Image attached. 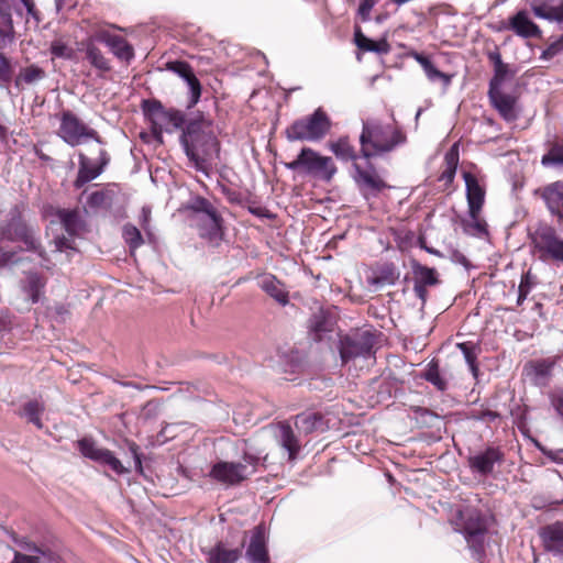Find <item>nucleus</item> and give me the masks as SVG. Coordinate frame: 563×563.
I'll return each mask as SVG.
<instances>
[{"instance_id": "1", "label": "nucleus", "mask_w": 563, "mask_h": 563, "mask_svg": "<svg viewBox=\"0 0 563 563\" xmlns=\"http://www.w3.org/2000/svg\"><path fill=\"white\" fill-rule=\"evenodd\" d=\"M180 144L190 165L206 176L212 162L219 157L220 141L211 120L200 115L189 120L180 135Z\"/></svg>"}, {"instance_id": "2", "label": "nucleus", "mask_w": 563, "mask_h": 563, "mask_svg": "<svg viewBox=\"0 0 563 563\" xmlns=\"http://www.w3.org/2000/svg\"><path fill=\"white\" fill-rule=\"evenodd\" d=\"M407 142V135L397 124L376 119L364 120L360 135L361 155L364 158L382 156Z\"/></svg>"}, {"instance_id": "3", "label": "nucleus", "mask_w": 563, "mask_h": 563, "mask_svg": "<svg viewBox=\"0 0 563 563\" xmlns=\"http://www.w3.org/2000/svg\"><path fill=\"white\" fill-rule=\"evenodd\" d=\"M185 209L188 211L190 224L197 229L201 239L212 245H219L223 239V219L214 205L201 197H192Z\"/></svg>"}, {"instance_id": "4", "label": "nucleus", "mask_w": 563, "mask_h": 563, "mask_svg": "<svg viewBox=\"0 0 563 563\" xmlns=\"http://www.w3.org/2000/svg\"><path fill=\"white\" fill-rule=\"evenodd\" d=\"M331 126L330 117L318 108L311 114L295 120L286 129L285 134L290 142H319L330 132Z\"/></svg>"}, {"instance_id": "5", "label": "nucleus", "mask_w": 563, "mask_h": 563, "mask_svg": "<svg viewBox=\"0 0 563 563\" xmlns=\"http://www.w3.org/2000/svg\"><path fill=\"white\" fill-rule=\"evenodd\" d=\"M285 166L289 170H300L327 183L331 181L338 172L330 156H322L310 147H303L296 159L286 163Z\"/></svg>"}, {"instance_id": "6", "label": "nucleus", "mask_w": 563, "mask_h": 563, "mask_svg": "<svg viewBox=\"0 0 563 563\" xmlns=\"http://www.w3.org/2000/svg\"><path fill=\"white\" fill-rule=\"evenodd\" d=\"M461 519L462 525L459 531L464 536L473 555L479 560L485 553L487 521L476 509H467L461 512Z\"/></svg>"}, {"instance_id": "7", "label": "nucleus", "mask_w": 563, "mask_h": 563, "mask_svg": "<svg viewBox=\"0 0 563 563\" xmlns=\"http://www.w3.org/2000/svg\"><path fill=\"white\" fill-rule=\"evenodd\" d=\"M58 136L71 147L84 144L89 140H92L100 145L106 144L104 140L95 129L85 124L71 111H64L62 113Z\"/></svg>"}, {"instance_id": "8", "label": "nucleus", "mask_w": 563, "mask_h": 563, "mask_svg": "<svg viewBox=\"0 0 563 563\" xmlns=\"http://www.w3.org/2000/svg\"><path fill=\"white\" fill-rule=\"evenodd\" d=\"M531 242L540 260L563 263V238L551 224L539 223L531 234Z\"/></svg>"}, {"instance_id": "9", "label": "nucleus", "mask_w": 563, "mask_h": 563, "mask_svg": "<svg viewBox=\"0 0 563 563\" xmlns=\"http://www.w3.org/2000/svg\"><path fill=\"white\" fill-rule=\"evenodd\" d=\"M142 110L151 122L152 132L157 139L162 137L164 131H169L170 126L178 129L185 123L180 111L166 110L162 102L155 99L143 100Z\"/></svg>"}, {"instance_id": "10", "label": "nucleus", "mask_w": 563, "mask_h": 563, "mask_svg": "<svg viewBox=\"0 0 563 563\" xmlns=\"http://www.w3.org/2000/svg\"><path fill=\"white\" fill-rule=\"evenodd\" d=\"M375 335L369 331H355L340 335L339 353L343 364L357 357L367 358L374 354Z\"/></svg>"}, {"instance_id": "11", "label": "nucleus", "mask_w": 563, "mask_h": 563, "mask_svg": "<svg viewBox=\"0 0 563 563\" xmlns=\"http://www.w3.org/2000/svg\"><path fill=\"white\" fill-rule=\"evenodd\" d=\"M2 241H22L29 251L36 252L45 260V252L35 238L34 230L18 213L12 214L10 220L0 228V242Z\"/></svg>"}, {"instance_id": "12", "label": "nucleus", "mask_w": 563, "mask_h": 563, "mask_svg": "<svg viewBox=\"0 0 563 563\" xmlns=\"http://www.w3.org/2000/svg\"><path fill=\"white\" fill-rule=\"evenodd\" d=\"M251 475L247 465L236 462L219 461L214 463L209 477L225 486H235L245 481Z\"/></svg>"}, {"instance_id": "13", "label": "nucleus", "mask_w": 563, "mask_h": 563, "mask_svg": "<svg viewBox=\"0 0 563 563\" xmlns=\"http://www.w3.org/2000/svg\"><path fill=\"white\" fill-rule=\"evenodd\" d=\"M78 163L79 168L74 186L80 189L87 183L98 178L103 173L110 163V155L104 148H100L97 163L92 164V161L87 155L79 153Z\"/></svg>"}, {"instance_id": "14", "label": "nucleus", "mask_w": 563, "mask_h": 563, "mask_svg": "<svg viewBox=\"0 0 563 563\" xmlns=\"http://www.w3.org/2000/svg\"><path fill=\"white\" fill-rule=\"evenodd\" d=\"M533 195L544 202L549 213L556 218L559 223H563V180L541 186L533 191Z\"/></svg>"}, {"instance_id": "15", "label": "nucleus", "mask_w": 563, "mask_h": 563, "mask_svg": "<svg viewBox=\"0 0 563 563\" xmlns=\"http://www.w3.org/2000/svg\"><path fill=\"white\" fill-rule=\"evenodd\" d=\"M504 461V453L498 446H488L484 451L478 452L468 457V466L471 471L481 476H487L493 473L496 464Z\"/></svg>"}, {"instance_id": "16", "label": "nucleus", "mask_w": 563, "mask_h": 563, "mask_svg": "<svg viewBox=\"0 0 563 563\" xmlns=\"http://www.w3.org/2000/svg\"><path fill=\"white\" fill-rule=\"evenodd\" d=\"M539 537L545 552L563 558V521H555L542 527Z\"/></svg>"}, {"instance_id": "17", "label": "nucleus", "mask_w": 563, "mask_h": 563, "mask_svg": "<svg viewBox=\"0 0 563 563\" xmlns=\"http://www.w3.org/2000/svg\"><path fill=\"white\" fill-rule=\"evenodd\" d=\"M245 556L250 563H269L267 537L263 526H256L252 530Z\"/></svg>"}, {"instance_id": "18", "label": "nucleus", "mask_w": 563, "mask_h": 563, "mask_svg": "<svg viewBox=\"0 0 563 563\" xmlns=\"http://www.w3.org/2000/svg\"><path fill=\"white\" fill-rule=\"evenodd\" d=\"M504 29L512 31L522 38H538L542 34L540 27L529 18L525 10L518 11L515 15L510 16L508 24Z\"/></svg>"}, {"instance_id": "19", "label": "nucleus", "mask_w": 563, "mask_h": 563, "mask_svg": "<svg viewBox=\"0 0 563 563\" xmlns=\"http://www.w3.org/2000/svg\"><path fill=\"white\" fill-rule=\"evenodd\" d=\"M167 67L169 70L177 74L186 81L190 95L188 107H194L200 99L201 85L196 75L194 74L191 67L186 62L168 63Z\"/></svg>"}, {"instance_id": "20", "label": "nucleus", "mask_w": 563, "mask_h": 563, "mask_svg": "<svg viewBox=\"0 0 563 563\" xmlns=\"http://www.w3.org/2000/svg\"><path fill=\"white\" fill-rule=\"evenodd\" d=\"M555 363V358H542L527 364L525 371L533 385L544 387L550 382Z\"/></svg>"}, {"instance_id": "21", "label": "nucleus", "mask_w": 563, "mask_h": 563, "mask_svg": "<svg viewBox=\"0 0 563 563\" xmlns=\"http://www.w3.org/2000/svg\"><path fill=\"white\" fill-rule=\"evenodd\" d=\"M533 14L550 22H563V0H531Z\"/></svg>"}, {"instance_id": "22", "label": "nucleus", "mask_w": 563, "mask_h": 563, "mask_svg": "<svg viewBox=\"0 0 563 563\" xmlns=\"http://www.w3.org/2000/svg\"><path fill=\"white\" fill-rule=\"evenodd\" d=\"M354 174L353 179L361 188V190H367L373 195H376L388 188V185L383 178H380L375 172L364 170L357 163L352 165Z\"/></svg>"}, {"instance_id": "23", "label": "nucleus", "mask_w": 563, "mask_h": 563, "mask_svg": "<svg viewBox=\"0 0 563 563\" xmlns=\"http://www.w3.org/2000/svg\"><path fill=\"white\" fill-rule=\"evenodd\" d=\"M463 179L466 188V200L468 210L482 211L485 202V188L479 184L478 179L471 173L464 172Z\"/></svg>"}, {"instance_id": "24", "label": "nucleus", "mask_w": 563, "mask_h": 563, "mask_svg": "<svg viewBox=\"0 0 563 563\" xmlns=\"http://www.w3.org/2000/svg\"><path fill=\"white\" fill-rule=\"evenodd\" d=\"M488 97L494 108L506 121L511 122L518 118L515 97L501 90L488 91Z\"/></svg>"}, {"instance_id": "25", "label": "nucleus", "mask_w": 563, "mask_h": 563, "mask_svg": "<svg viewBox=\"0 0 563 563\" xmlns=\"http://www.w3.org/2000/svg\"><path fill=\"white\" fill-rule=\"evenodd\" d=\"M46 286V279L37 273L29 272L20 282V289L31 303H37Z\"/></svg>"}, {"instance_id": "26", "label": "nucleus", "mask_w": 563, "mask_h": 563, "mask_svg": "<svg viewBox=\"0 0 563 563\" xmlns=\"http://www.w3.org/2000/svg\"><path fill=\"white\" fill-rule=\"evenodd\" d=\"M257 284L260 288L268 296L274 298L282 306H286L289 301V295L285 285L272 274L262 275Z\"/></svg>"}, {"instance_id": "27", "label": "nucleus", "mask_w": 563, "mask_h": 563, "mask_svg": "<svg viewBox=\"0 0 563 563\" xmlns=\"http://www.w3.org/2000/svg\"><path fill=\"white\" fill-rule=\"evenodd\" d=\"M242 555L239 548L230 549L223 542L216 543L206 556L207 563H236Z\"/></svg>"}, {"instance_id": "28", "label": "nucleus", "mask_w": 563, "mask_h": 563, "mask_svg": "<svg viewBox=\"0 0 563 563\" xmlns=\"http://www.w3.org/2000/svg\"><path fill=\"white\" fill-rule=\"evenodd\" d=\"M84 52L89 64L101 73L111 70L110 60L103 55L101 49L93 43V37H88L82 42Z\"/></svg>"}, {"instance_id": "29", "label": "nucleus", "mask_w": 563, "mask_h": 563, "mask_svg": "<svg viewBox=\"0 0 563 563\" xmlns=\"http://www.w3.org/2000/svg\"><path fill=\"white\" fill-rule=\"evenodd\" d=\"M310 335L313 341L321 342L333 332L334 322L323 312L314 313L309 321Z\"/></svg>"}, {"instance_id": "30", "label": "nucleus", "mask_w": 563, "mask_h": 563, "mask_svg": "<svg viewBox=\"0 0 563 563\" xmlns=\"http://www.w3.org/2000/svg\"><path fill=\"white\" fill-rule=\"evenodd\" d=\"M277 440L279 445L288 452V459L290 461L295 460L300 450V444L288 423L283 422L278 424Z\"/></svg>"}, {"instance_id": "31", "label": "nucleus", "mask_w": 563, "mask_h": 563, "mask_svg": "<svg viewBox=\"0 0 563 563\" xmlns=\"http://www.w3.org/2000/svg\"><path fill=\"white\" fill-rule=\"evenodd\" d=\"M482 211L467 210V218L462 221L463 232L471 236L484 238L488 235V225L481 217Z\"/></svg>"}, {"instance_id": "32", "label": "nucleus", "mask_w": 563, "mask_h": 563, "mask_svg": "<svg viewBox=\"0 0 563 563\" xmlns=\"http://www.w3.org/2000/svg\"><path fill=\"white\" fill-rule=\"evenodd\" d=\"M45 77V70L37 65H30L20 69L14 78V86L18 90H23L24 86L34 85Z\"/></svg>"}, {"instance_id": "33", "label": "nucleus", "mask_w": 563, "mask_h": 563, "mask_svg": "<svg viewBox=\"0 0 563 563\" xmlns=\"http://www.w3.org/2000/svg\"><path fill=\"white\" fill-rule=\"evenodd\" d=\"M329 148L342 162L351 161L354 164L358 158L356 150L347 136H341L335 142H331Z\"/></svg>"}, {"instance_id": "34", "label": "nucleus", "mask_w": 563, "mask_h": 563, "mask_svg": "<svg viewBox=\"0 0 563 563\" xmlns=\"http://www.w3.org/2000/svg\"><path fill=\"white\" fill-rule=\"evenodd\" d=\"M14 26L11 12L0 7V48H7L14 42Z\"/></svg>"}, {"instance_id": "35", "label": "nucleus", "mask_w": 563, "mask_h": 563, "mask_svg": "<svg viewBox=\"0 0 563 563\" xmlns=\"http://www.w3.org/2000/svg\"><path fill=\"white\" fill-rule=\"evenodd\" d=\"M57 216L60 220L63 228L70 236H74L81 231L84 223L80 219L78 211L64 209L59 210Z\"/></svg>"}, {"instance_id": "36", "label": "nucleus", "mask_w": 563, "mask_h": 563, "mask_svg": "<svg viewBox=\"0 0 563 563\" xmlns=\"http://www.w3.org/2000/svg\"><path fill=\"white\" fill-rule=\"evenodd\" d=\"M23 549L30 552V554L15 552L14 559L11 563H41V558L49 559L51 556L48 551H44L32 543H25Z\"/></svg>"}, {"instance_id": "37", "label": "nucleus", "mask_w": 563, "mask_h": 563, "mask_svg": "<svg viewBox=\"0 0 563 563\" xmlns=\"http://www.w3.org/2000/svg\"><path fill=\"white\" fill-rule=\"evenodd\" d=\"M45 411V406L38 400H30L23 406L22 416L27 422L33 423L37 429L43 428L42 415Z\"/></svg>"}, {"instance_id": "38", "label": "nucleus", "mask_w": 563, "mask_h": 563, "mask_svg": "<svg viewBox=\"0 0 563 563\" xmlns=\"http://www.w3.org/2000/svg\"><path fill=\"white\" fill-rule=\"evenodd\" d=\"M412 272L415 275V284L427 287L439 284V278L434 268L423 266L419 263H413Z\"/></svg>"}, {"instance_id": "39", "label": "nucleus", "mask_w": 563, "mask_h": 563, "mask_svg": "<svg viewBox=\"0 0 563 563\" xmlns=\"http://www.w3.org/2000/svg\"><path fill=\"white\" fill-rule=\"evenodd\" d=\"M109 48L115 57L121 60L130 62L134 57V49L125 38L117 35L115 38H110Z\"/></svg>"}, {"instance_id": "40", "label": "nucleus", "mask_w": 563, "mask_h": 563, "mask_svg": "<svg viewBox=\"0 0 563 563\" xmlns=\"http://www.w3.org/2000/svg\"><path fill=\"white\" fill-rule=\"evenodd\" d=\"M77 448L85 457L98 463L106 451V449L99 448L91 438H82L78 440Z\"/></svg>"}, {"instance_id": "41", "label": "nucleus", "mask_w": 563, "mask_h": 563, "mask_svg": "<svg viewBox=\"0 0 563 563\" xmlns=\"http://www.w3.org/2000/svg\"><path fill=\"white\" fill-rule=\"evenodd\" d=\"M422 377L430 384H432L438 390L444 391L448 388L446 379L440 374L439 365L435 361H431Z\"/></svg>"}, {"instance_id": "42", "label": "nucleus", "mask_w": 563, "mask_h": 563, "mask_svg": "<svg viewBox=\"0 0 563 563\" xmlns=\"http://www.w3.org/2000/svg\"><path fill=\"white\" fill-rule=\"evenodd\" d=\"M354 42L358 48L366 51V52H374V53H386L387 52V44L385 42L376 43V42L369 40L362 33L360 27L355 29Z\"/></svg>"}, {"instance_id": "43", "label": "nucleus", "mask_w": 563, "mask_h": 563, "mask_svg": "<svg viewBox=\"0 0 563 563\" xmlns=\"http://www.w3.org/2000/svg\"><path fill=\"white\" fill-rule=\"evenodd\" d=\"M457 349L462 352L466 364L468 365L472 374L477 376L478 366H477V356H478V347L472 342H462L456 344Z\"/></svg>"}, {"instance_id": "44", "label": "nucleus", "mask_w": 563, "mask_h": 563, "mask_svg": "<svg viewBox=\"0 0 563 563\" xmlns=\"http://www.w3.org/2000/svg\"><path fill=\"white\" fill-rule=\"evenodd\" d=\"M267 454H265L261 450H254L249 445L247 442H245V449L243 450V456L242 462L243 464L247 465L249 472H251V475L256 472V467L260 465L262 461L266 460Z\"/></svg>"}, {"instance_id": "45", "label": "nucleus", "mask_w": 563, "mask_h": 563, "mask_svg": "<svg viewBox=\"0 0 563 563\" xmlns=\"http://www.w3.org/2000/svg\"><path fill=\"white\" fill-rule=\"evenodd\" d=\"M322 423V417L318 413H302L296 417V427L305 433H311Z\"/></svg>"}, {"instance_id": "46", "label": "nucleus", "mask_w": 563, "mask_h": 563, "mask_svg": "<svg viewBox=\"0 0 563 563\" xmlns=\"http://www.w3.org/2000/svg\"><path fill=\"white\" fill-rule=\"evenodd\" d=\"M122 236L132 252L144 243L141 231L135 225L130 223L123 227Z\"/></svg>"}, {"instance_id": "47", "label": "nucleus", "mask_w": 563, "mask_h": 563, "mask_svg": "<svg viewBox=\"0 0 563 563\" xmlns=\"http://www.w3.org/2000/svg\"><path fill=\"white\" fill-rule=\"evenodd\" d=\"M541 164L544 167H561L563 166V145L552 146L547 154L541 158Z\"/></svg>"}, {"instance_id": "48", "label": "nucleus", "mask_w": 563, "mask_h": 563, "mask_svg": "<svg viewBox=\"0 0 563 563\" xmlns=\"http://www.w3.org/2000/svg\"><path fill=\"white\" fill-rule=\"evenodd\" d=\"M3 48H0L2 51ZM13 77V65L9 57L0 52V86L11 82Z\"/></svg>"}, {"instance_id": "49", "label": "nucleus", "mask_w": 563, "mask_h": 563, "mask_svg": "<svg viewBox=\"0 0 563 563\" xmlns=\"http://www.w3.org/2000/svg\"><path fill=\"white\" fill-rule=\"evenodd\" d=\"M49 52L56 58L70 59L74 56V49L62 40L53 41Z\"/></svg>"}, {"instance_id": "50", "label": "nucleus", "mask_w": 563, "mask_h": 563, "mask_svg": "<svg viewBox=\"0 0 563 563\" xmlns=\"http://www.w3.org/2000/svg\"><path fill=\"white\" fill-rule=\"evenodd\" d=\"M111 202V195L108 190H97L89 195L87 203L91 208H100Z\"/></svg>"}, {"instance_id": "51", "label": "nucleus", "mask_w": 563, "mask_h": 563, "mask_svg": "<svg viewBox=\"0 0 563 563\" xmlns=\"http://www.w3.org/2000/svg\"><path fill=\"white\" fill-rule=\"evenodd\" d=\"M99 463L108 465L113 472L117 474H124L128 472V468L123 466L121 461L117 459L113 453L106 449L102 457L100 459Z\"/></svg>"}, {"instance_id": "52", "label": "nucleus", "mask_w": 563, "mask_h": 563, "mask_svg": "<svg viewBox=\"0 0 563 563\" xmlns=\"http://www.w3.org/2000/svg\"><path fill=\"white\" fill-rule=\"evenodd\" d=\"M445 161H446V167L441 173L439 179L441 181H444L445 184H452L454 180V177H455L456 168H457V158L454 157L453 155L448 154L445 156Z\"/></svg>"}, {"instance_id": "53", "label": "nucleus", "mask_w": 563, "mask_h": 563, "mask_svg": "<svg viewBox=\"0 0 563 563\" xmlns=\"http://www.w3.org/2000/svg\"><path fill=\"white\" fill-rule=\"evenodd\" d=\"M508 71L509 69L506 64L501 65L500 67L494 68V76L489 81L488 91L501 90V86L508 76Z\"/></svg>"}, {"instance_id": "54", "label": "nucleus", "mask_w": 563, "mask_h": 563, "mask_svg": "<svg viewBox=\"0 0 563 563\" xmlns=\"http://www.w3.org/2000/svg\"><path fill=\"white\" fill-rule=\"evenodd\" d=\"M549 401L563 421V387H555L548 394Z\"/></svg>"}, {"instance_id": "55", "label": "nucleus", "mask_w": 563, "mask_h": 563, "mask_svg": "<svg viewBox=\"0 0 563 563\" xmlns=\"http://www.w3.org/2000/svg\"><path fill=\"white\" fill-rule=\"evenodd\" d=\"M423 71L427 78L432 82L442 81L444 87H448L451 84V76L439 70L433 64H430V66Z\"/></svg>"}, {"instance_id": "56", "label": "nucleus", "mask_w": 563, "mask_h": 563, "mask_svg": "<svg viewBox=\"0 0 563 563\" xmlns=\"http://www.w3.org/2000/svg\"><path fill=\"white\" fill-rule=\"evenodd\" d=\"M376 3L377 0H361L357 13L363 22H366L371 19V12Z\"/></svg>"}, {"instance_id": "57", "label": "nucleus", "mask_w": 563, "mask_h": 563, "mask_svg": "<svg viewBox=\"0 0 563 563\" xmlns=\"http://www.w3.org/2000/svg\"><path fill=\"white\" fill-rule=\"evenodd\" d=\"M18 253L15 251H5L2 246H0V267H7L10 265H14L19 262Z\"/></svg>"}, {"instance_id": "58", "label": "nucleus", "mask_w": 563, "mask_h": 563, "mask_svg": "<svg viewBox=\"0 0 563 563\" xmlns=\"http://www.w3.org/2000/svg\"><path fill=\"white\" fill-rule=\"evenodd\" d=\"M563 52V46L556 40L552 42L541 54L542 59H551Z\"/></svg>"}, {"instance_id": "59", "label": "nucleus", "mask_w": 563, "mask_h": 563, "mask_svg": "<svg viewBox=\"0 0 563 563\" xmlns=\"http://www.w3.org/2000/svg\"><path fill=\"white\" fill-rule=\"evenodd\" d=\"M55 247L58 252L73 251L76 252V247L74 246V241L69 240L66 236H59L55 239Z\"/></svg>"}, {"instance_id": "60", "label": "nucleus", "mask_w": 563, "mask_h": 563, "mask_svg": "<svg viewBox=\"0 0 563 563\" xmlns=\"http://www.w3.org/2000/svg\"><path fill=\"white\" fill-rule=\"evenodd\" d=\"M151 209L148 207H143L140 214V224L142 229L146 232L147 235H151Z\"/></svg>"}, {"instance_id": "61", "label": "nucleus", "mask_w": 563, "mask_h": 563, "mask_svg": "<svg viewBox=\"0 0 563 563\" xmlns=\"http://www.w3.org/2000/svg\"><path fill=\"white\" fill-rule=\"evenodd\" d=\"M534 284V276L530 273V271H528L521 276V280L518 288L522 290L526 289L527 292H530Z\"/></svg>"}, {"instance_id": "62", "label": "nucleus", "mask_w": 563, "mask_h": 563, "mask_svg": "<svg viewBox=\"0 0 563 563\" xmlns=\"http://www.w3.org/2000/svg\"><path fill=\"white\" fill-rule=\"evenodd\" d=\"M91 37H93V43H96V41H99V42L104 43L107 46H109V43H111L110 38H115L117 35L110 34L109 32H106V31H101V32L96 33Z\"/></svg>"}, {"instance_id": "63", "label": "nucleus", "mask_w": 563, "mask_h": 563, "mask_svg": "<svg viewBox=\"0 0 563 563\" xmlns=\"http://www.w3.org/2000/svg\"><path fill=\"white\" fill-rule=\"evenodd\" d=\"M130 452L134 459L135 467L141 471L142 470V461H141V455L139 453V446L135 443H131Z\"/></svg>"}, {"instance_id": "64", "label": "nucleus", "mask_w": 563, "mask_h": 563, "mask_svg": "<svg viewBox=\"0 0 563 563\" xmlns=\"http://www.w3.org/2000/svg\"><path fill=\"white\" fill-rule=\"evenodd\" d=\"M412 57L417 60V63L422 67V69H427L432 62L429 59V57L424 56L423 54L413 52Z\"/></svg>"}]
</instances>
